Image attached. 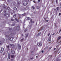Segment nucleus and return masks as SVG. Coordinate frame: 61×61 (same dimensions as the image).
<instances>
[{"label": "nucleus", "instance_id": "nucleus-1", "mask_svg": "<svg viewBox=\"0 0 61 61\" xmlns=\"http://www.w3.org/2000/svg\"><path fill=\"white\" fill-rule=\"evenodd\" d=\"M14 29L15 30H19L20 29V27L19 26H18L17 27H16L14 28Z\"/></svg>", "mask_w": 61, "mask_h": 61}, {"label": "nucleus", "instance_id": "nucleus-2", "mask_svg": "<svg viewBox=\"0 0 61 61\" xmlns=\"http://www.w3.org/2000/svg\"><path fill=\"white\" fill-rule=\"evenodd\" d=\"M14 39V37H10L9 38V40L10 41H12Z\"/></svg>", "mask_w": 61, "mask_h": 61}, {"label": "nucleus", "instance_id": "nucleus-3", "mask_svg": "<svg viewBox=\"0 0 61 61\" xmlns=\"http://www.w3.org/2000/svg\"><path fill=\"white\" fill-rule=\"evenodd\" d=\"M37 45L38 46H41L42 45V43H38Z\"/></svg>", "mask_w": 61, "mask_h": 61}, {"label": "nucleus", "instance_id": "nucleus-4", "mask_svg": "<svg viewBox=\"0 0 61 61\" xmlns=\"http://www.w3.org/2000/svg\"><path fill=\"white\" fill-rule=\"evenodd\" d=\"M18 48H19V49H21V46H20V44H18Z\"/></svg>", "mask_w": 61, "mask_h": 61}, {"label": "nucleus", "instance_id": "nucleus-5", "mask_svg": "<svg viewBox=\"0 0 61 61\" xmlns=\"http://www.w3.org/2000/svg\"><path fill=\"white\" fill-rule=\"evenodd\" d=\"M4 48H1L0 51V53H2V52L4 51Z\"/></svg>", "mask_w": 61, "mask_h": 61}, {"label": "nucleus", "instance_id": "nucleus-6", "mask_svg": "<svg viewBox=\"0 0 61 61\" xmlns=\"http://www.w3.org/2000/svg\"><path fill=\"white\" fill-rule=\"evenodd\" d=\"M10 46H11V47L12 48H13V47H14V45L12 44H10Z\"/></svg>", "mask_w": 61, "mask_h": 61}, {"label": "nucleus", "instance_id": "nucleus-7", "mask_svg": "<svg viewBox=\"0 0 61 61\" xmlns=\"http://www.w3.org/2000/svg\"><path fill=\"white\" fill-rule=\"evenodd\" d=\"M11 52L12 54H15V51H13L12 50H11Z\"/></svg>", "mask_w": 61, "mask_h": 61}, {"label": "nucleus", "instance_id": "nucleus-8", "mask_svg": "<svg viewBox=\"0 0 61 61\" xmlns=\"http://www.w3.org/2000/svg\"><path fill=\"white\" fill-rule=\"evenodd\" d=\"M4 16H6L7 17H8V14H6L4 15Z\"/></svg>", "mask_w": 61, "mask_h": 61}, {"label": "nucleus", "instance_id": "nucleus-9", "mask_svg": "<svg viewBox=\"0 0 61 61\" xmlns=\"http://www.w3.org/2000/svg\"><path fill=\"white\" fill-rule=\"evenodd\" d=\"M15 20L17 21V22H19V20H18L16 18H15Z\"/></svg>", "mask_w": 61, "mask_h": 61}, {"label": "nucleus", "instance_id": "nucleus-10", "mask_svg": "<svg viewBox=\"0 0 61 61\" xmlns=\"http://www.w3.org/2000/svg\"><path fill=\"white\" fill-rule=\"evenodd\" d=\"M6 47H7L8 49H9V45H6Z\"/></svg>", "mask_w": 61, "mask_h": 61}, {"label": "nucleus", "instance_id": "nucleus-11", "mask_svg": "<svg viewBox=\"0 0 61 61\" xmlns=\"http://www.w3.org/2000/svg\"><path fill=\"white\" fill-rule=\"evenodd\" d=\"M41 34V32H40V33H39L36 36H39V35H40V34Z\"/></svg>", "mask_w": 61, "mask_h": 61}, {"label": "nucleus", "instance_id": "nucleus-12", "mask_svg": "<svg viewBox=\"0 0 61 61\" xmlns=\"http://www.w3.org/2000/svg\"><path fill=\"white\" fill-rule=\"evenodd\" d=\"M27 36H28V35H27V34H26L25 35V38H26V37H27Z\"/></svg>", "mask_w": 61, "mask_h": 61}, {"label": "nucleus", "instance_id": "nucleus-13", "mask_svg": "<svg viewBox=\"0 0 61 61\" xmlns=\"http://www.w3.org/2000/svg\"><path fill=\"white\" fill-rule=\"evenodd\" d=\"M60 38H61V36H59L58 37L57 40H60Z\"/></svg>", "mask_w": 61, "mask_h": 61}, {"label": "nucleus", "instance_id": "nucleus-14", "mask_svg": "<svg viewBox=\"0 0 61 61\" xmlns=\"http://www.w3.org/2000/svg\"><path fill=\"white\" fill-rule=\"evenodd\" d=\"M48 41H51V37H50L48 39Z\"/></svg>", "mask_w": 61, "mask_h": 61}, {"label": "nucleus", "instance_id": "nucleus-15", "mask_svg": "<svg viewBox=\"0 0 61 61\" xmlns=\"http://www.w3.org/2000/svg\"><path fill=\"white\" fill-rule=\"evenodd\" d=\"M17 3L18 5H20L21 3V2H20L18 1Z\"/></svg>", "mask_w": 61, "mask_h": 61}, {"label": "nucleus", "instance_id": "nucleus-16", "mask_svg": "<svg viewBox=\"0 0 61 61\" xmlns=\"http://www.w3.org/2000/svg\"><path fill=\"white\" fill-rule=\"evenodd\" d=\"M24 41V38H23L22 39H21L20 40L21 42H23Z\"/></svg>", "mask_w": 61, "mask_h": 61}, {"label": "nucleus", "instance_id": "nucleus-17", "mask_svg": "<svg viewBox=\"0 0 61 61\" xmlns=\"http://www.w3.org/2000/svg\"><path fill=\"white\" fill-rule=\"evenodd\" d=\"M14 10H16L17 9L16 8V7H15L14 8Z\"/></svg>", "mask_w": 61, "mask_h": 61}, {"label": "nucleus", "instance_id": "nucleus-18", "mask_svg": "<svg viewBox=\"0 0 61 61\" xmlns=\"http://www.w3.org/2000/svg\"><path fill=\"white\" fill-rule=\"evenodd\" d=\"M31 8H33V9H35V7L34 6H32Z\"/></svg>", "mask_w": 61, "mask_h": 61}, {"label": "nucleus", "instance_id": "nucleus-19", "mask_svg": "<svg viewBox=\"0 0 61 61\" xmlns=\"http://www.w3.org/2000/svg\"><path fill=\"white\" fill-rule=\"evenodd\" d=\"M8 57L9 59H10V54L8 53Z\"/></svg>", "mask_w": 61, "mask_h": 61}, {"label": "nucleus", "instance_id": "nucleus-20", "mask_svg": "<svg viewBox=\"0 0 61 61\" xmlns=\"http://www.w3.org/2000/svg\"><path fill=\"white\" fill-rule=\"evenodd\" d=\"M27 5V4L26 3H23V5Z\"/></svg>", "mask_w": 61, "mask_h": 61}, {"label": "nucleus", "instance_id": "nucleus-21", "mask_svg": "<svg viewBox=\"0 0 61 61\" xmlns=\"http://www.w3.org/2000/svg\"><path fill=\"white\" fill-rule=\"evenodd\" d=\"M7 8L8 10H10V8H9V7H7Z\"/></svg>", "mask_w": 61, "mask_h": 61}, {"label": "nucleus", "instance_id": "nucleus-22", "mask_svg": "<svg viewBox=\"0 0 61 61\" xmlns=\"http://www.w3.org/2000/svg\"><path fill=\"white\" fill-rule=\"evenodd\" d=\"M16 16V15H15V14H14V15H13V17H15Z\"/></svg>", "mask_w": 61, "mask_h": 61}, {"label": "nucleus", "instance_id": "nucleus-23", "mask_svg": "<svg viewBox=\"0 0 61 61\" xmlns=\"http://www.w3.org/2000/svg\"><path fill=\"white\" fill-rule=\"evenodd\" d=\"M10 56L12 58H14V55H11Z\"/></svg>", "mask_w": 61, "mask_h": 61}, {"label": "nucleus", "instance_id": "nucleus-24", "mask_svg": "<svg viewBox=\"0 0 61 61\" xmlns=\"http://www.w3.org/2000/svg\"><path fill=\"white\" fill-rule=\"evenodd\" d=\"M15 25V24H13L12 25V26H14Z\"/></svg>", "mask_w": 61, "mask_h": 61}, {"label": "nucleus", "instance_id": "nucleus-25", "mask_svg": "<svg viewBox=\"0 0 61 61\" xmlns=\"http://www.w3.org/2000/svg\"><path fill=\"white\" fill-rule=\"evenodd\" d=\"M9 35H6V36H5V37H9Z\"/></svg>", "mask_w": 61, "mask_h": 61}, {"label": "nucleus", "instance_id": "nucleus-26", "mask_svg": "<svg viewBox=\"0 0 61 61\" xmlns=\"http://www.w3.org/2000/svg\"><path fill=\"white\" fill-rule=\"evenodd\" d=\"M30 22H31V23H34V21H32V20H30Z\"/></svg>", "mask_w": 61, "mask_h": 61}, {"label": "nucleus", "instance_id": "nucleus-27", "mask_svg": "<svg viewBox=\"0 0 61 61\" xmlns=\"http://www.w3.org/2000/svg\"><path fill=\"white\" fill-rule=\"evenodd\" d=\"M11 1V0H7V2H10Z\"/></svg>", "mask_w": 61, "mask_h": 61}, {"label": "nucleus", "instance_id": "nucleus-28", "mask_svg": "<svg viewBox=\"0 0 61 61\" xmlns=\"http://www.w3.org/2000/svg\"><path fill=\"white\" fill-rule=\"evenodd\" d=\"M23 15H24V16H25V13L23 14H22Z\"/></svg>", "mask_w": 61, "mask_h": 61}, {"label": "nucleus", "instance_id": "nucleus-29", "mask_svg": "<svg viewBox=\"0 0 61 61\" xmlns=\"http://www.w3.org/2000/svg\"><path fill=\"white\" fill-rule=\"evenodd\" d=\"M27 20H29L30 19V18H29V17H27Z\"/></svg>", "mask_w": 61, "mask_h": 61}, {"label": "nucleus", "instance_id": "nucleus-30", "mask_svg": "<svg viewBox=\"0 0 61 61\" xmlns=\"http://www.w3.org/2000/svg\"><path fill=\"white\" fill-rule=\"evenodd\" d=\"M26 8H24L23 9V10H24V11L25 10V9H26Z\"/></svg>", "mask_w": 61, "mask_h": 61}, {"label": "nucleus", "instance_id": "nucleus-31", "mask_svg": "<svg viewBox=\"0 0 61 61\" xmlns=\"http://www.w3.org/2000/svg\"><path fill=\"white\" fill-rule=\"evenodd\" d=\"M11 21H13L14 20L13 19V18H11Z\"/></svg>", "mask_w": 61, "mask_h": 61}, {"label": "nucleus", "instance_id": "nucleus-32", "mask_svg": "<svg viewBox=\"0 0 61 61\" xmlns=\"http://www.w3.org/2000/svg\"><path fill=\"white\" fill-rule=\"evenodd\" d=\"M13 5H15V3L14 2H13Z\"/></svg>", "mask_w": 61, "mask_h": 61}, {"label": "nucleus", "instance_id": "nucleus-33", "mask_svg": "<svg viewBox=\"0 0 61 61\" xmlns=\"http://www.w3.org/2000/svg\"><path fill=\"white\" fill-rule=\"evenodd\" d=\"M27 30V29H26L24 31L25 32H26Z\"/></svg>", "mask_w": 61, "mask_h": 61}, {"label": "nucleus", "instance_id": "nucleus-34", "mask_svg": "<svg viewBox=\"0 0 61 61\" xmlns=\"http://www.w3.org/2000/svg\"><path fill=\"white\" fill-rule=\"evenodd\" d=\"M4 13H5L6 12V11L5 10H4Z\"/></svg>", "mask_w": 61, "mask_h": 61}, {"label": "nucleus", "instance_id": "nucleus-35", "mask_svg": "<svg viewBox=\"0 0 61 61\" xmlns=\"http://www.w3.org/2000/svg\"><path fill=\"white\" fill-rule=\"evenodd\" d=\"M59 46L58 45L57 46H56V47L57 48Z\"/></svg>", "mask_w": 61, "mask_h": 61}, {"label": "nucleus", "instance_id": "nucleus-36", "mask_svg": "<svg viewBox=\"0 0 61 61\" xmlns=\"http://www.w3.org/2000/svg\"><path fill=\"white\" fill-rule=\"evenodd\" d=\"M41 30H43V28L41 27Z\"/></svg>", "mask_w": 61, "mask_h": 61}, {"label": "nucleus", "instance_id": "nucleus-37", "mask_svg": "<svg viewBox=\"0 0 61 61\" xmlns=\"http://www.w3.org/2000/svg\"><path fill=\"white\" fill-rule=\"evenodd\" d=\"M2 42H1L0 41V45H2Z\"/></svg>", "mask_w": 61, "mask_h": 61}, {"label": "nucleus", "instance_id": "nucleus-38", "mask_svg": "<svg viewBox=\"0 0 61 61\" xmlns=\"http://www.w3.org/2000/svg\"><path fill=\"white\" fill-rule=\"evenodd\" d=\"M12 30V29L11 28H9V30Z\"/></svg>", "mask_w": 61, "mask_h": 61}, {"label": "nucleus", "instance_id": "nucleus-39", "mask_svg": "<svg viewBox=\"0 0 61 61\" xmlns=\"http://www.w3.org/2000/svg\"><path fill=\"white\" fill-rule=\"evenodd\" d=\"M61 29H60V30L59 32L60 33V32H61Z\"/></svg>", "mask_w": 61, "mask_h": 61}, {"label": "nucleus", "instance_id": "nucleus-40", "mask_svg": "<svg viewBox=\"0 0 61 61\" xmlns=\"http://www.w3.org/2000/svg\"><path fill=\"white\" fill-rule=\"evenodd\" d=\"M56 9H57V10H58V9H59V7H58Z\"/></svg>", "mask_w": 61, "mask_h": 61}, {"label": "nucleus", "instance_id": "nucleus-41", "mask_svg": "<svg viewBox=\"0 0 61 61\" xmlns=\"http://www.w3.org/2000/svg\"><path fill=\"white\" fill-rule=\"evenodd\" d=\"M39 6H38L37 7V9H39Z\"/></svg>", "mask_w": 61, "mask_h": 61}, {"label": "nucleus", "instance_id": "nucleus-42", "mask_svg": "<svg viewBox=\"0 0 61 61\" xmlns=\"http://www.w3.org/2000/svg\"><path fill=\"white\" fill-rule=\"evenodd\" d=\"M61 15V13H59V15Z\"/></svg>", "mask_w": 61, "mask_h": 61}, {"label": "nucleus", "instance_id": "nucleus-43", "mask_svg": "<svg viewBox=\"0 0 61 61\" xmlns=\"http://www.w3.org/2000/svg\"><path fill=\"white\" fill-rule=\"evenodd\" d=\"M56 3L57 4V0H56Z\"/></svg>", "mask_w": 61, "mask_h": 61}, {"label": "nucleus", "instance_id": "nucleus-44", "mask_svg": "<svg viewBox=\"0 0 61 61\" xmlns=\"http://www.w3.org/2000/svg\"><path fill=\"white\" fill-rule=\"evenodd\" d=\"M50 33H49L48 34V36H49L50 35Z\"/></svg>", "mask_w": 61, "mask_h": 61}, {"label": "nucleus", "instance_id": "nucleus-45", "mask_svg": "<svg viewBox=\"0 0 61 61\" xmlns=\"http://www.w3.org/2000/svg\"><path fill=\"white\" fill-rule=\"evenodd\" d=\"M43 30H44V29H45V27L43 28Z\"/></svg>", "mask_w": 61, "mask_h": 61}, {"label": "nucleus", "instance_id": "nucleus-46", "mask_svg": "<svg viewBox=\"0 0 61 61\" xmlns=\"http://www.w3.org/2000/svg\"><path fill=\"white\" fill-rule=\"evenodd\" d=\"M41 52H42V53H43L44 52V51H41Z\"/></svg>", "mask_w": 61, "mask_h": 61}, {"label": "nucleus", "instance_id": "nucleus-47", "mask_svg": "<svg viewBox=\"0 0 61 61\" xmlns=\"http://www.w3.org/2000/svg\"><path fill=\"white\" fill-rule=\"evenodd\" d=\"M38 2H40V0H38Z\"/></svg>", "mask_w": 61, "mask_h": 61}, {"label": "nucleus", "instance_id": "nucleus-48", "mask_svg": "<svg viewBox=\"0 0 61 61\" xmlns=\"http://www.w3.org/2000/svg\"><path fill=\"white\" fill-rule=\"evenodd\" d=\"M34 2L35 4L36 3V1H33Z\"/></svg>", "mask_w": 61, "mask_h": 61}, {"label": "nucleus", "instance_id": "nucleus-49", "mask_svg": "<svg viewBox=\"0 0 61 61\" xmlns=\"http://www.w3.org/2000/svg\"><path fill=\"white\" fill-rule=\"evenodd\" d=\"M52 47H50V49H51V48H52Z\"/></svg>", "mask_w": 61, "mask_h": 61}, {"label": "nucleus", "instance_id": "nucleus-50", "mask_svg": "<svg viewBox=\"0 0 61 61\" xmlns=\"http://www.w3.org/2000/svg\"><path fill=\"white\" fill-rule=\"evenodd\" d=\"M33 58H30V59H32Z\"/></svg>", "mask_w": 61, "mask_h": 61}, {"label": "nucleus", "instance_id": "nucleus-51", "mask_svg": "<svg viewBox=\"0 0 61 61\" xmlns=\"http://www.w3.org/2000/svg\"><path fill=\"white\" fill-rule=\"evenodd\" d=\"M55 33H53V34L52 35H55Z\"/></svg>", "mask_w": 61, "mask_h": 61}, {"label": "nucleus", "instance_id": "nucleus-52", "mask_svg": "<svg viewBox=\"0 0 61 61\" xmlns=\"http://www.w3.org/2000/svg\"><path fill=\"white\" fill-rule=\"evenodd\" d=\"M13 14V13H11V15H12Z\"/></svg>", "mask_w": 61, "mask_h": 61}, {"label": "nucleus", "instance_id": "nucleus-53", "mask_svg": "<svg viewBox=\"0 0 61 61\" xmlns=\"http://www.w3.org/2000/svg\"><path fill=\"white\" fill-rule=\"evenodd\" d=\"M60 7L61 8V4L60 5Z\"/></svg>", "mask_w": 61, "mask_h": 61}, {"label": "nucleus", "instance_id": "nucleus-54", "mask_svg": "<svg viewBox=\"0 0 61 61\" xmlns=\"http://www.w3.org/2000/svg\"><path fill=\"white\" fill-rule=\"evenodd\" d=\"M21 36H23V34H21Z\"/></svg>", "mask_w": 61, "mask_h": 61}, {"label": "nucleus", "instance_id": "nucleus-55", "mask_svg": "<svg viewBox=\"0 0 61 61\" xmlns=\"http://www.w3.org/2000/svg\"><path fill=\"white\" fill-rule=\"evenodd\" d=\"M46 22H48V20H46Z\"/></svg>", "mask_w": 61, "mask_h": 61}, {"label": "nucleus", "instance_id": "nucleus-56", "mask_svg": "<svg viewBox=\"0 0 61 61\" xmlns=\"http://www.w3.org/2000/svg\"><path fill=\"white\" fill-rule=\"evenodd\" d=\"M36 57L37 58V57H38V56H36Z\"/></svg>", "mask_w": 61, "mask_h": 61}, {"label": "nucleus", "instance_id": "nucleus-57", "mask_svg": "<svg viewBox=\"0 0 61 61\" xmlns=\"http://www.w3.org/2000/svg\"><path fill=\"white\" fill-rule=\"evenodd\" d=\"M56 49V48H55L54 49V50H55V49Z\"/></svg>", "mask_w": 61, "mask_h": 61}, {"label": "nucleus", "instance_id": "nucleus-58", "mask_svg": "<svg viewBox=\"0 0 61 61\" xmlns=\"http://www.w3.org/2000/svg\"><path fill=\"white\" fill-rule=\"evenodd\" d=\"M17 1H18V0H16Z\"/></svg>", "mask_w": 61, "mask_h": 61}, {"label": "nucleus", "instance_id": "nucleus-59", "mask_svg": "<svg viewBox=\"0 0 61 61\" xmlns=\"http://www.w3.org/2000/svg\"><path fill=\"white\" fill-rule=\"evenodd\" d=\"M45 20L46 19V18H45Z\"/></svg>", "mask_w": 61, "mask_h": 61}, {"label": "nucleus", "instance_id": "nucleus-60", "mask_svg": "<svg viewBox=\"0 0 61 61\" xmlns=\"http://www.w3.org/2000/svg\"><path fill=\"white\" fill-rule=\"evenodd\" d=\"M20 21L21 22V20H20Z\"/></svg>", "mask_w": 61, "mask_h": 61}, {"label": "nucleus", "instance_id": "nucleus-61", "mask_svg": "<svg viewBox=\"0 0 61 61\" xmlns=\"http://www.w3.org/2000/svg\"><path fill=\"white\" fill-rule=\"evenodd\" d=\"M38 31H39V30H38Z\"/></svg>", "mask_w": 61, "mask_h": 61}, {"label": "nucleus", "instance_id": "nucleus-62", "mask_svg": "<svg viewBox=\"0 0 61 61\" xmlns=\"http://www.w3.org/2000/svg\"><path fill=\"white\" fill-rule=\"evenodd\" d=\"M1 12V11H0V13Z\"/></svg>", "mask_w": 61, "mask_h": 61}]
</instances>
